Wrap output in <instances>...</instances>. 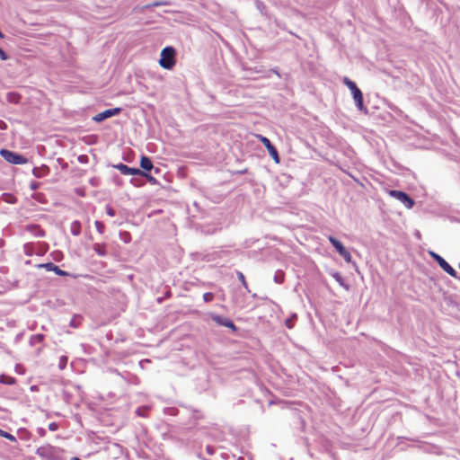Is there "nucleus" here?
<instances>
[{"label":"nucleus","mask_w":460,"mask_h":460,"mask_svg":"<svg viewBox=\"0 0 460 460\" xmlns=\"http://www.w3.org/2000/svg\"><path fill=\"white\" fill-rule=\"evenodd\" d=\"M342 83L350 90L358 110L363 111L364 113H367V109L364 106L363 103V93L361 90L357 86L356 83L347 76L342 78Z\"/></svg>","instance_id":"1"},{"label":"nucleus","mask_w":460,"mask_h":460,"mask_svg":"<svg viewBox=\"0 0 460 460\" xmlns=\"http://www.w3.org/2000/svg\"><path fill=\"white\" fill-rule=\"evenodd\" d=\"M0 155L5 161L12 164H24L27 163V158L23 155L7 149H1Z\"/></svg>","instance_id":"2"},{"label":"nucleus","mask_w":460,"mask_h":460,"mask_svg":"<svg viewBox=\"0 0 460 460\" xmlns=\"http://www.w3.org/2000/svg\"><path fill=\"white\" fill-rule=\"evenodd\" d=\"M429 254L430 257L438 262V264L441 267V269L450 275L453 278H457L456 270L439 254L436 253L433 251H429Z\"/></svg>","instance_id":"3"},{"label":"nucleus","mask_w":460,"mask_h":460,"mask_svg":"<svg viewBox=\"0 0 460 460\" xmlns=\"http://www.w3.org/2000/svg\"><path fill=\"white\" fill-rule=\"evenodd\" d=\"M329 242L332 244V246L336 249L339 254L344 259V261L348 263L352 262V257L350 252L343 246L341 242L336 239L332 235L328 236Z\"/></svg>","instance_id":"4"},{"label":"nucleus","mask_w":460,"mask_h":460,"mask_svg":"<svg viewBox=\"0 0 460 460\" xmlns=\"http://www.w3.org/2000/svg\"><path fill=\"white\" fill-rule=\"evenodd\" d=\"M389 194L391 197L396 199L401 203H402L405 206V208H411L415 204L413 199L411 198L404 191L393 190L389 191Z\"/></svg>","instance_id":"5"},{"label":"nucleus","mask_w":460,"mask_h":460,"mask_svg":"<svg viewBox=\"0 0 460 460\" xmlns=\"http://www.w3.org/2000/svg\"><path fill=\"white\" fill-rule=\"evenodd\" d=\"M122 109L120 107H116L113 109L105 110L100 113H97L93 117V120L95 122H102L109 118L116 116L121 112Z\"/></svg>","instance_id":"6"},{"label":"nucleus","mask_w":460,"mask_h":460,"mask_svg":"<svg viewBox=\"0 0 460 460\" xmlns=\"http://www.w3.org/2000/svg\"><path fill=\"white\" fill-rule=\"evenodd\" d=\"M211 319L220 326L227 327L234 332L237 330V327L235 326L234 322L227 317H224L216 314H211Z\"/></svg>","instance_id":"7"},{"label":"nucleus","mask_w":460,"mask_h":460,"mask_svg":"<svg viewBox=\"0 0 460 460\" xmlns=\"http://www.w3.org/2000/svg\"><path fill=\"white\" fill-rule=\"evenodd\" d=\"M261 141L263 143V145L265 146V147L267 148L269 154L270 155V156L273 158V160L278 164L279 163V153H278V150L277 148L272 145V143L270 142V140L266 137H262L261 136Z\"/></svg>","instance_id":"8"},{"label":"nucleus","mask_w":460,"mask_h":460,"mask_svg":"<svg viewBox=\"0 0 460 460\" xmlns=\"http://www.w3.org/2000/svg\"><path fill=\"white\" fill-rule=\"evenodd\" d=\"M113 167L119 170L123 175H138V173H142L140 169L129 167L122 163L115 164Z\"/></svg>","instance_id":"9"},{"label":"nucleus","mask_w":460,"mask_h":460,"mask_svg":"<svg viewBox=\"0 0 460 460\" xmlns=\"http://www.w3.org/2000/svg\"><path fill=\"white\" fill-rule=\"evenodd\" d=\"M38 268L45 269L48 271H53L58 276L65 277V276L69 275V273L67 271L61 270L58 266L55 265L53 262H46V263L39 264Z\"/></svg>","instance_id":"10"},{"label":"nucleus","mask_w":460,"mask_h":460,"mask_svg":"<svg viewBox=\"0 0 460 460\" xmlns=\"http://www.w3.org/2000/svg\"><path fill=\"white\" fill-rule=\"evenodd\" d=\"M25 230L31 234L34 237H44L46 235V232L39 225H27L25 226Z\"/></svg>","instance_id":"11"},{"label":"nucleus","mask_w":460,"mask_h":460,"mask_svg":"<svg viewBox=\"0 0 460 460\" xmlns=\"http://www.w3.org/2000/svg\"><path fill=\"white\" fill-rule=\"evenodd\" d=\"M49 171L50 170H49V166L42 164L41 166L34 167L32 169V174L36 178H42V177H45L46 175H48L49 173Z\"/></svg>","instance_id":"12"},{"label":"nucleus","mask_w":460,"mask_h":460,"mask_svg":"<svg viewBox=\"0 0 460 460\" xmlns=\"http://www.w3.org/2000/svg\"><path fill=\"white\" fill-rule=\"evenodd\" d=\"M140 167L142 168L141 171L148 172L151 170L154 169L153 163L149 157L146 155H142L140 159Z\"/></svg>","instance_id":"13"},{"label":"nucleus","mask_w":460,"mask_h":460,"mask_svg":"<svg viewBox=\"0 0 460 460\" xmlns=\"http://www.w3.org/2000/svg\"><path fill=\"white\" fill-rule=\"evenodd\" d=\"M176 55V50L172 46H167L162 49L160 52V58H174Z\"/></svg>","instance_id":"14"},{"label":"nucleus","mask_w":460,"mask_h":460,"mask_svg":"<svg viewBox=\"0 0 460 460\" xmlns=\"http://www.w3.org/2000/svg\"><path fill=\"white\" fill-rule=\"evenodd\" d=\"M159 65L164 68L171 70L176 64V59H158Z\"/></svg>","instance_id":"15"},{"label":"nucleus","mask_w":460,"mask_h":460,"mask_svg":"<svg viewBox=\"0 0 460 460\" xmlns=\"http://www.w3.org/2000/svg\"><path fill=\"white\" fill-rule=\"evenodd\" d=\"M93 249L99 256L104 257L107 255L105 243H94Z\"/></svg>","instance_id":"16"},{"label":"nucleus","mask_w":460,"mask_h":460,"mask_svg":"<svg viewBox=\"0 0 460 460\" xmlns=\"http://www.w3.org/2000/svg\"><path fill=\"white\" fill-rule=\"evenodd\" d=\"M330 274L339 283V285L341 287H343L346 289H349V286L345 283V280L340 272L332 271Z\"/></svg>","instance_id":"17"},{"label":"nucleus","mask_w":460,"mask_h":460,"mask_svg":"<svg viewBox=\"0 0 460 460\" xmlns=\"http://www.w3.org/2000/svg\"><path fill=\"white\" fill-rule=\"evenodd\" d=\"M0 384L7 385H13L16 384V379L13 376L1 374L0 375Z\"/></svg>","instance_id":"18"},{"label":"nucleus","mask_w":460,"mask_h":460,"mask_svg":"<svg viewBox=\"0 0 460 460\" xmlns=\"http://www.w3.org/2000/svg\"><path fill=\"white\" fill-rule=\"evenodd\" d=\"M71 234L75 236H78L81 234V223L78 220H75L70 226Z\"/></svg>","instance_id":"19"},{"label":"nucleus","mask_w":460,"mask_h":460,"mask_svg":"<svg viewBox=\"0 0 460 460\" xmlns=\"http://www.w3.org/2000/svg\"><path fill=\"white\" fill-rule=\"evenodd\" d=\"M6 100L10 103L17 104L20 102L21 95L14 92H10L6 95Z\"/></svg>","instance_id":"20"},{"label":"nucleus","mask_w":460,"mask_h":460,"mask_svg":"<svg viewBox=\"0 0 460 460\" xmlns=\"http://www.w3.org/2000/svg\"><path fill=\"white\" fill-rule=\"evenodd\" d=\"M23 252L27 256H32L33 254H36L35 246L32 243H26L23 245Z\"/></svg>","instance_id":"21"},{"label":"nucleus","mask_w":460,"mask_h":460,"mask_svg":"<svg viewBox=\"0 0 460 460\" xmlns=\"http://www.w3.org/2000/svg\"><path fill=\"white\" fill-rule=\"evenodd\" d=\"M44 338H45L44 334H41V333L31 335L30 338V341H29L30 345L34 346L38 343H41L43 341Z\"/></svg>","instance_id":"22"},{"label":"nucleus","mask_w":460,"mask_h":460,"mask_svg":"<svg viewBox=\"0 0 460 460\" xmlns=\"http://www.w3.org/2000/svg\"><path fill=\"white\" fill-rule=\"evenodd\" d=\"M297 319L296 314H293L289 318L285 321V325L288 329H292L295 325V322Z\"/></svg>","instance_id":"23"},{"label":"nucleus","mask_w":460,"mask_h":460,"mask_svg":"<svg viewBox=\"0 0 460 460\" xmlns=\"http://www.w3.org/2000/svg\"><path fill=\"white\" fill-rule=\"evenodd\" d=\"M138 176L145 177L153 185L158 184L157 180L155 177H153L151 174H149L148 172L142 171V173H138Z\"/></svg>","instance_id":"24"},{"label":"nucleus","mask_w":460,"mask_h":460,"mask_svg":"<svg viewBox=\"0 0 460 460\" xmlns=\"http://www.w3.org/2000/svg\"><path fill=\"white\" fill-rule=\"evenodd\" d=\"M168 4H169V2H167V1H156L152 4H148L145 5L144 8L150 9L153 7L164 6V5H168Z\"/></svg>","instance_id":"25"},{"label":"nucleus","mask_w":460,"mask_h":460,"mask_svg":"<svg viewBox=\"0 0 460 460\" xmlns=\"http://www.w3.org/2000/svg\"><path fill=\"white\" fill-rule=\"evenodd\" d=\"M285 274L282 270H277L274 275V281L278 284H281L284 281Z\"/></svg>","instance_id":"26"},{"label":"nucleus","mask_w":460,"mask_h":460,"mask_svg":"<svg viewBox=\"0 0 460 460\" xmlns=\"http://www.w3.org/2000/svg\"><path fill=\"white\" fill-rule=\"evenodd\" d=\"M51 448L49 447H40L37 449V454L40 456H47Z\"/></svg>","instance_id":"27"},{"label":"nucleus","mask_w":460,"mask_h":460,"mask_svg":"<svg viewBox=\"0 0 460 460\" xmlns=\"http://www.w3.org/2000/svg\"><path fill=\"white\" fill-rule=\"evenodd\" d=\"M48 247L49 245L46 243H40L36 254L40 256L43 255L47 252Z\"/></svg>","instance_id":"28"},{"label":"nucleus","mask_w":460,"mask_h":460,"mask_svg":"<svg viewBox=\"0 0 460 460\" xmlns=\"http://www.w3.org/2000/svg\"><path fill=\"white\" fill-rule=\"evenodd\" d=\"M0 437L4 438H6V439H8L10 441H15L16 440V438H15V437L13 435H12L11 433L6 432V431H4V430H3L1 429H0Z\"/></svg>","instance_id":"29"},{"label":"nucleus","mask_w":460,"mask_h":460,"mask_svg":"<svg viewBox=\"0 0 460 460\" xmlns=\"http://www.w3.org/2000/svg\"><path fill=\"white\" fill-rule=\"evenodd\" d=\"M94 225H95V227H96V230L99 234H102L105 231V226H104V224L101 221H98L96 220L94 222Z\"/></svg>","instance_id":"30"},{"label":"nucleus","mask_w":460,"mask_h":460,"mask_svg":"<svg viewBox=\"0 0 460 460\" xmlns=\"http://www.w3.org/2000/svg\"><path fill=\"white\" fill-rule=\"evenodd\" d=\"M66 364H67V357L66 356H61L59 358V361H58V367L59 369L63 370L66 368Z\"/></svg>","instance_id":"31"},{"label":"nucleus","mask_w":460,"mask_h":460,"mask_svg":"<svg viewBox=\"0 0 460 460\" xmlns=\"http://www.w3.org/2000/svg\"><path fill=\"white\" fill-rule=\"evenodd\" d=\"M148 411L149 407H139L136 410V413L140 417H146Z\"/></svg>","instance_id":"32"},{"label":"nucleus","mask_w":460,"mask_h":460,"mask_svg":"<svg viewBox=\"0 0 460 460\" xmlns=\"http://www.w3.org/2000/svg\"><path fill=\"white\" fill-rule=\"evenodd\" d=\"M164 413L167 415L175 416L178 414V410L174 407H168L164 409Z\"/></svg>","instance_id":"33"},{"label":"nucleus","mask_w":460,"mask_h":460,"mask_svg":"<svg viewBox=\"0 0 460 460\" xmlns=\"http://www.w3.org/2000/svg\"><path fill=\"white\" fill-rule=\"evenodd\" d=\"M214 299V294L211 292H207L203 295V300L208 303L211 302Z\"/></svg>","instance_id":"34"},{"label":"nucleus","mask_w":460,"mask_h":460,"mask_svg":"<svg viewBox=\"0 0 460 460\" xmlns=\"http://www.w3.org/2000/svg\"><path fill=\"white\" fill-rule=\"evenodd\" d=\"M14 370L19 375H24L25 374V369H24L23 366H22L21 364H16L15 367H14Z\"/></svg>","instance_id":"35"},{"label":"nucleus","mask_w":460,"mask_h":460,"mask_svg":"<svg viewBox=\"0 0 460 460\" xmlns=\"http://www.w3.org/2000/svg\"><path fill=\"white\" fill-rule=\"evenodd\" d=\"M237 277H238L239 280L242 282L243 286L245 288H247V282H246V280H245V277H244V275H243L242 272L238 271V272H237Z\"/></svg>","instance_id":"36"},{"label":"nucleus","mask_w":460,"mask_h":460,"mask_svg":"<svg viewBox=\"0 0 460 460\" xmlns=\"http://www.w3.org/2000/svg\"><path fill=\"white\" fill-rule=\"evenodd\" d=\"M106 213L110 217H114L116 215L115 210L109 205L106 206Z\"/></svg>","instance_id":"37"},{"label":"nucleus","mask_w":460,"mask_h":460,"mask_svg":"<svg viewBox=\"0 0 460 460\" xmlns=\"http://www.w3.org/2000/svg\"><path fill=\"white\" fill-rule=\"evenodd\" d=\"M255 4L256 7L261 11V13H262L263 9L265 8V4L260 0H256Z\"/></svg>","instance_id":"38"},{"label":"nucleus","mask_w":460,"mask_h":460,"mask_svg":"<svg viewBox=\"0 0 460 460\" xmlns=\"http://www.w3.org/2000/svg\"><path fill=\"white\" fill-rule=\"evenodd\" d=\"M234 304L236 305L237 307H239L240 309H243L245 307L244 304L239 300L238 297H235L234 298Z\"/></svg>","instance_id":"39"},{"label":"nucleus","mask_w":460,"mask_h":460,"mask_svg":"<svg viewBox=\"0 0 460 460\" xmlns=\"http://www.w3.org/2000/svg\"><path fill=\"white\" fill-rule=\"evenodd\" d=\"M131 181V183H132L133 185H135V186H137V187H140V186H142V185L144 184V181H138V180H137V179H134V178H133V179H131V181Z\"/></svg>","instance_id":"40"},{"label":"nucleus","mask_w":460,"mask_h":460,"mask_svg":"<svg viewBox=\"0 0 460 460\" xmlns=\"http://www.w3.org/2000/svg\"><path fill=\"white\" fill-rule=\"evenodd\" d=\"M4 196L8 197V199L5 200L6 202L11 203V204L15 202V198L13 196L7 194V193H4Z\"/></svg>","instance_id":"41"},{"label":"nucleus","mask_w":460,"mask_h":460,"mask_svg":"<svg viewBox=\"0 0 460 460\" xmlns=\"http://www.w3.org/2000/svg\"><path fill=\"white\" fill-rule=\"evenodd\" d=\"M69 325L71 327H74V328L78 327V323L76 322V317L75 316L72 318V320L70 321Z\"/></svg>","instance_id":"42"},{"label":"nucleus","mask_w":460,"mask_h":460,"mask_svg":"<svg viewBox=\"0 0 460 460\" xmlns=\"http://www.w3.org/2000/svg\"><path fill=\"white\" fill-rule=\"evenodd\" d=\"M49 430L51 431H55L58 429V424L55 423V422H51L49 425Z\"/></svg>","instance_id":"43"},{"label":"nucleus","mask_w":460,"mask_h":460,"mask_svg":"<svg viewBox=\"0 0 460 460\" xmlns=\"http://www.w3.org/2000/svg\"><path fill=\"white\" fill-rule=\"evenodd\" d=\"M87 160H88V158H87V156H86V155H79V157H78V161H79L80 163H86V162H87Z\"/></svg>","instance_id":"44"},{"label":"nucleus","mask_w":460,"mask_h":460,"mask_svg":"<svg viewBox=\"0 0 460 460\" xmlns=\"http://www.w3.org/2000/svg\"><path fill=\"white\" fill-rule=\"evenodd\" d=\"M6 128H7L6 123L4 120L0 119V129L4 130Z\"/></svg>","instance_id":"45"},{"label":"nucleus","mask_w":460,"mask_h":460,"mask_svg":"<svg viewBox=\"0 0 460 460\" xmlns=\"http://www.w3.org/2000/svg\"><path fill=\"white\" fill-rule=\"evenodd\" d=\"M39 186V183L38 182H31V190H36Z\"/></svg>","instance_id":"46"},{"label":"nucleus","mask_w":460,"mask_h":460,"mask_svg":"<svg viewBox=\"0 0 460 460\" xmlns=\"http://www.w3.org/2000/svg\"><path fill=\"white\" fill-rule=\"evenodd\" d=\"M0 58H7L4 51L0 48Z\"/></svg>","instance_id":"47"},{"label":"nucleus","mask_w":460,"mask_h":460,"mask_svg":"<svg viewBox=\"0 0 460 460\" xmlns=\"http://www.w3.org/2000/svg\"><path fill=\"white\" fill-rule=\"evenodd\" d=\"M207 452H208L209 455H212V453H213V449H212V447H209V446H208V447H207Z\"/></svg>","instance_id":"48"},{"label":"nucleus","mask_w":460,"mask_h":460,"mask_svg":"<svg viewBox=\"0 0 460 460\" xmlns=\"http://www.w3.org/2000/svg\"><path fill=\"white\" fill-rule=\"evenodd\" d=\"M151 75H152L154 78H157V79H159V80H162V77H161L160 75L155 76V74H151Z\"/></svg>","instance_id":"49"},{"label":"nucleus","mask_w":460,"mask_h":460,"mask_svg":"<svg viewBox=\"0 0 460 460\" xmlns=\"http://www.w3.org/2000/svg\"><path fill=\"white\" fill-rule=\"evenodd\" d=\"M70 460H81V459L78 457H72Z\"/></svg>","instance_id":"50"},{"label":"nucleus","mask_w":460,"mask_h":460,"mask_svg":"<svg viewBox=\"0 0 460 460\" xmlns=\"http://www.w3.org/2000/svg\"><path fill=\"white\" fill-rule=\"evenodd\" d=\"M159 172V168H155V172L157 173Z\"/></svg>","instance_id":"51"},{"label":"nucleus","mask_w":460,"mask_h":460,"mask_svg":"<svg viewBox=\"0 0 460 460\" xmlns=\"http://www.w3.org/2000/svg\"><path fill=\"white\" fill-rule=\"evenodd\" d=\"M398 438H399L400 440H402V439H406V438H402V437H399Z\"/></svg>","instance_id":"52"},{"label":"nucleus","mask_w":460,"mask_h":460,"mask_svg":"<svg viewBox=\"0 0 460 460\" xmlns=\"http://www.w3.org/2000/svg\"><path fill=\"white\" fill-rule=\"evenodd\" d=\"M420 233L417 232L416 236L420 237Z\"/></svg>","instance_id":"53"}]
</instances>
